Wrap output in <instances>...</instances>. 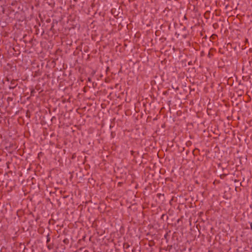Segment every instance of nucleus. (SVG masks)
<instances>
[{
	"label": "nucleus",
	"instance_id": "nucleus-1",
	"mask_svg": "<svg viewBox=\"0 0 252 252\" xmlns=\"http://www.w3.org/2000/svg\"><path fill=\"white\" fill-rule=\"evenodd\" d=\"M250 226H251V228H252V223H251L250 224Z\"/></svg>",
	"mask_w": 252,
	"mask_h": 252
}]
</instances>
